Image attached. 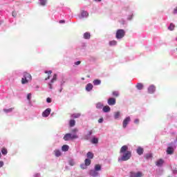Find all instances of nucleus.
Wrapping results in <instances>:
<instances>
[{
    "label": "nucleus",
    "mask_w": 177,
    "mask_h": 177,
    "mask_svg": "<svg viewBox=\"0 0 177 177\" xmlns=\"http://www.w3.org/2000/svg\"><path fill=\"white\" fill-rule=\"evenodd\" d=\"M120 153H122V156L120 159L118 160V161H128L132 157V152L131 151H128V146L123 145L120 148Z\"/></svg>",
    "instance_id": "1"
},
{
    "label": "nucleus",
    "mask_w": 177,
    "mask_h": 177,
    "mask_svg": "<svg viewBox=\"0 0 177 177\" xmlns=\"http://www.w3.org/2000/svg\"><path fill=\"white\" fill-rule=\"evenodd\" d=\"M32 80V77H31V75L27 72H24L23 73V77L21 78V84L24 85L25 84H28L30 81Z\"/></svg>",
    "instance_id": "2"
},
{
    "label": "nucleus",
    "mask_w": 177,
    "mask_h": 177,
    "mask_svg": "<svg viewBox=\"0 0 177 177\" xmlns=\"http://www.w3.org/2000/svg\"><path fill=\"white\" fill-rule=\"evenodd\" d=\"M74 139H78V135L77 133H66L64 136V140H74Z\"/></svg>",
    "instance_id": "3"
},
{
    "label": "nucleus",
    "mask_w": 177,
    "mask_h": 177,
    "mask_svg": "<svg viewBox=\"0 0 177 177\" xmlns=\"http://www.w3.org/2000/svg\"><path fill=\"white\" fill-rule=\"evenodd\" d=\"M125 37V30L124 29H118L116 31L115 38L117 39H122Z\"/></svg>",
    "instance_id": "4"
},
{
    "label": "nucleus",
    "mask_w": 177,
    "mask_h": 177,
    "mask_svg": "<svg viewBox=\"0 0 177 177\" xmlns=\"http://www.w3.org/2000/svg\"><path fill=\"white\" fill-rule=\"evenodd\" d=\"M129 122H131V117L128 116V117L125 118L123 120V122H122L123 128H127V127L128 126V124H129Z\"/></svg>",
    "instance_id": "5"
},
{
    "label": "nucleus",
    "mask_w": 177,
    "mask_h": 177,
    "mask_svg": "<svg viewBox=\"0 0 177 177\" xmlns=\"http://www.w3.org/2000/svg\"><path fill=\"white\" fill-rule=\"evenodd\" d=\"M143 176V174L140 171H138L137 173L131 171L130 172V177H142Z\"/></svg>",
    "instance_id": "6"
},
{
    "label": "nucleus",
    "mask_w": 177,
    "mask_h": 177,
    "mask_svg": "<svg viewBox=\"0 0 177 177\" xmlns=\"http://www.w3.org/2000/svg\"><path fill=\"white\" fill-rule=\"evenodd\" d=\"M156 92V86L151 85L148 88V93L153 94Z\"/></svg>",
    "instance_id": "7"
},
{
    "label": "nucleus",
    "mask_w": 177,
    "mask_h": 177,
    "mask_svg": "<svg viewBox=\"0 0 177 177\" xmlns=\"http://www.w3.org/2000/svg\"><path fill=\"white\" fill-rule=\"evenodd\" d=\"M115 103H116L115 98L111 97L108 99V104L109 106H114Z\"/></svg>",
    "instance_id": "8"
},
{
    "label": "nucleus",
    "mask_w": 177,
    "mask_h": 177,
    "mask_svg": "<svg viewBox=\"0 0 177 177\" xmlns=\"http://www.w3.org/2000/svg\"><path fill=\"white\" fill-rule=\"evenodd\" d=\"M50 111H52V109H50V108H48V109H46L42 113L43 117H48L49 115V114H50Z\"/></svg>",
    "instance_id": "9"
},
{
    "label": "nucleus",
    "mask_w": 177,
    "mask_h": 177,
    "mask_svg": "<svg viewBox=\"0 0 177 177\" xmlns=\"http://www.w3.org/2000/svg\"><path fill=\"white\" fill-rule=\"evenodd\" d=\"M144 152H145V149H143L142 147H138V149H136V153L139 156H142V154H143Z\"/></svg>",
    "instance_id": "10"
},
{
    "label": "nucleus",
    "mask_w": 177,
    "mask_h": 177,
    "mask_svg": "<svg viewBox=\"0 0 177 177\" xmlns=\"http://www.w3.org/2000/svg\"><path fill=\"white\" fill-rule=\"evenodd\" d=\"M92 89H93V85L92 84L88 83V84H86V91H87V92H91Z\"/></svg>",
    "instance_id": "11"
},
{
    "label": "nucleus",
    "mask_w": 177,
    "mask_h": 177,
    "mask_svg": "<svg viewBox=\"0 0 177 177\" xmlns=\"http://www.w3.org/2000/svg\"><path fill=\"white\" fill-rule=\"evenodd\" d=\"M164 164V160L159 159L156 162V167H162V165Z\"/></svg>",
    "instance_id": "12"
},
{
    "label": "nucleus",
    "mask_w": 177,
    "mask_h": 177,
    "mask_svg": "<svg viewBox=\"0 0 177 177\" xmlns=\"http://www.w3.org/2000/svg\"><path fill=\"white\" fill-rule=\"evenodd\" d=\"M111 110V109L110 108V106L107 105L102 107V111H104V113H109Z\"/></svg>",
    "instance_id": "13"
},
{
    "label": "nucleus",
    "mask_w": 177,
    "mask_h": 177,
    "mask_svg": "<svg viewBox=\"0 0 177 177\" xmlns=\"http://www.w3.org/2000/svg\"><path fill=\"white\" fill-rule=\"evenodd\" d=\"M167 154H174V147H168L167 149Z\"/></svg>",
    "instance_id": "14"
},
{
    "label": "nucleus",
    "mask_w": 177,
    "mask_h": 177,
    "mask_svg": "<svg viewBox=\"0 0 177 177\" xmlns=\"http://www.w3.org/2000/svg\"><path fill=\"white\" fill-rule=\"evenodd\" d=\"M90 175L91 176H97V175H99V172H97L96 170H91Z\"/></svg>",
    "instance_id": "15"
},
{
    "label": "nucleus",
    "mask_w": 177,
    "mask_h": 177,
    "mask_svg": "<svg viewBox=\"0 0 177 177\" xmlns=\"http://www.w3.org/2000/svg\"><path fill=\"white\" fill-rule=\"evenodd\" d=\"M69 149H70V147H68V145H64L62 147V151H68Z\"/></svg>",
    "instance_id": "16"
},
{
    "label": "nucleus",
    "mask_w": 177,
    "mask_h": 177,
    "mask_svg": "<svg viewBox=\"0 0 177 177\" xmlns=\"http://www.w3.org/2000/svg\"><path fill=\"white\" fill-rule=\"evenodd\" d=\"M86 156H87V159H88V160H92V158H93V156H94L93 153H92L91 151L88 152Z\"/></svg>",
    "instance_id": "17"
},
{
    "label": "nucleus",
    "mask_w": 177,
    "mask_h": 177,
    "mask_svg": "<svg viewBox=\"0 0 177 177\" xmlns=\"http://www.w3.org/2000/svg\"><path fill=\"white\" fill-rule=\"evenodd\" d=\"M120 117H121V113H120V111L115 112V113H114L115 120H118V118H120Z\"/></svg>",
    "instance_id": "18"
},
{
    "label": "nucleus",
    "mask_w": 177,
    "mask_h": 177,
    "mask_svg": "<svg viewBox=\"0 0 177 177\" xmlns=\"http://www.w3.org/2000/svg\"><path fill=\"white\" fill-rule=\"evenodd\" d=\"M84 39H89L91 38V33L86 32L84 34Z\"/></svg>",
    "instance_id": "19"
},
{
    "label": "nucleus",
    "mask_w": 177,
    "mask_h": 177,
    "mask_svg": "<svg viewBox=\"0 0 177 177\" xmlns=\"http://www.w3.org/2000/svg\"><path fill=\"white\" fill-rule=\"evenodd\" d=\"M54 153H55V157H60V156H62V152H60L59 150L56 149L54 151Z\"/></svg>",
    "instance_id": "20"
},
{
    "label": "nucleus",
    "mask_w": 177,
    "mask_h": 177,
    "mask_svg": "<svg viewBox=\"0 0 177 177\" xmlns=\"http://www.w3.org/2000/svg\"><path fill=\"white\" fill-rule=\"evenodd\" d=\"M81 15L82 17H88L89 16V13H88V12L84 10L82 11Z\"/></svg>",
    "instance_id": "21"
},
{
    "label": "nucleus",
    "mask_w": 177,
    "mask_h": 177,
    "mask_svg": "<svg viewBox=\"0 0 177 177\" xmlns=\"http://www.w3.org/2000/svg\"><path fill=\"white\" fill-rule=\"evenodd\" d=\"M136 88L137 89H138L139 91H142V89H143V84L142 83H138L136 85Z\"/></svg>",
    "instance_id": "22"
},
{
    "label": "nucleus",
    "mask_w": 177,
    "mask_h": 177,
    "mask_svg": "<svg viewBox=\"0 0 177 177\" xmlns=\"http://www.w3.org/2000/svg\"><path fill=\"white\" fill-rule=\"evenodd\" d=\"M81 117V113H73L71 115L72 118H80Z\"/></svg>",
    "instance_id": "23"
},
{
    "label": "nucleus",
    "mask_w": 177,
    "mask_h": 177,
    "mask_svg": "<svg viewBox=\"0 0 177 177\" xmlns=\"http://www.w3.org/2000/svg\"><path fill=\"white\" fill-rule=\"evenodd\" d=\"M168 30H169L170 31H174V30H175V24H170L169 26L168 27Z\"/></svg>",
    "instance_id": "24"
},
{
    "label": "nucleus",
    "mask_w": 177,
    "mask_h": 177,
    "mask_svg": "<svg viewBox=\"0 0 177 177\" xmlns=\"http://www.w3.org/2000/svg\"><path fill=\"white\" fill-rule=\"evenodd\" d=\"M93 85H100L102 84V81L100 80H95L93 82Z\"/></svg>",
    "instance_id": "25"
},
{
    "label": "nucleus",
    "mask_w": 177,
    "mask_h": 177,
    "mask_svg": "<svg viewBox=\"0 0 177 177\" xmlns=\"http://www.w3.org/2000/svg\"><path fill=\"white\" fill-rule=\"evenodd\" d=\"M91 159H85L84 160V164L86 165V167H89V165L91 164Z\"/></svg>",
    "instance_id": "26"
},
{
    "label": "nucleus",
    "mask_w": 177,
    "mask_h": 177,
    "mask_svg": "<svg viewBox=\"0 0 177 177\" xmlns=\"http://www.w3.org/2000/svg\"><path fill=\"white\" fill-rule=\"evenodd\" d=\"M104 105L102 102H98L96 104V109H103Z\"/></svg>",
    "instance_id": "27"
},
{
    "label": "nucleus",
    "mask_w": 177,
    "mask_h": 177,
    "mask_svg": "<svg viewBox=\"0 0 177 177\" xmlns=\"http://www.w3.org/2000/svg\"><path fill=\"white\" fill-rule=\"evenodd\" d=\"M109 45L110 46H115V45H117V41L113 40L109 41Z\"/></svg>",
    "instance_id": "28"
},
{
    "label": "nucleus",
    "mask_w": 177,
    "mask_h": 177,
    "mask_svg": "<svg viewBox=\"0 0 177 177\" xmlns=\"http://www.w3.org/2000/svg\"><path fill=\"white\" fill-rule=\"evenodd\" d=\"M45 73L48 74V77L45 79L46 81V80H49L50 78V74H52V71H46Z\"/></svg>",
    "instance_id": "29"
},
{
    "label": "nucleus",
    "mask_w": 177,
    "mask_h": 177,
    "mask_svg": "<svg viewBox=\"0 0 177 177\" xmlns=\"http://www.w3.org/2000/svg\"><path fill=\"white\" fill-rule=\"evenodd\" d=\"M69 125H70L71 127H74V126L75 125V120H71L69 121Z\"/></svg>",
    "instance_id": "30"
},
{
    "label": "nucleus",
    "mask_w": 177,
    "mask_h": 177,
    "mask_svg": "<svg viewBox=\"0 0 177 177\" xmlns=\"http://www.w3.org/2000/svg\"><path fill=\"white\" fill-rule=\"evenodd\" d=\"M102 169V166L100 165H95V171H100Z\"/></svg>",
    "instance_id": "31"
},
{
    "label": "nucleus",
    "mask_w": 177,
    "mask_h": 177,
    "mask_svg": "<svg viewBox=\"0 0 177 177\" xmlns=\"http://www.w3.org/2000/svg\"><path fill=\"white\" fill-rule=\"evenodd\" d=\"M15 108H10L8 109H3L4 113H12Z\"/></svg>",
    "instance_id": "32"
},
{
    "label": "nucleus",
    "mask_w": 177,
    "mask_h": 177,
    "mask_svg": "<svg viewBox=\"0 0 177 177\" xmlns=\"http://www.w3.org/2000/svg\"><path fill=\"white\" fill-rule=\"evenodd\" d=\"M56 80H57V75L54 74L53 79L51 80V84H53V82H55V81H56Z\"/></svg>",
    "instance_id": "33"
},
{
    "label": "nucleus",
    "mask_w": 177,
    "mask_h": 177,
    "mask_svg": "<svg viewBox=\"0 0 177 177\" xmlns=\"http://www.w3.org/2000/svg\"><path fill=\"white\" fill-rule=\"evenodd\" d=\"M1 153L2 154H3L4 156H6V154H8V149H6V148H3L1 149Z\"/></svg>",
    "instance_id": "34"
},
{
    "label": "nucleus",
    "mask_w": 177,
    "mask_h": 177,
    "mask_svg": "<svg viewBox=\"0 0 177 177\" xmlns=\"http://www.w3.org/2000/svg\"><path fill=\"white\" fill-rule=\"evenodd\" d=\"M91 142L93 144H96L99 142V140L96 138H93L91 140Z\"/></svg>",
    "instance_id": "35"
},
{
    "label": "nucleus",
    "mask_w": 177,
    "mask_h": 177,
    "mask_svg": "<svg viewBox=\"0 0 177 177\" xmlns=\"http://www.w3.org/2000/svg\"><path fill=\"white\" fill-rule=\"evenodd\" d=\"M40 4L42 5V6H45V5H46V0H41Z\"/></svg>",
    "instance_id": "36"
},
{
    "label": "nucleus",
    "mask_w": 177,
    "mask_h": 177,
    "mask_svg": "<svg viewBox=\"0 0 177 177\" xmlns=\"http://www.w3.org/2000/svg\"><path fill=\"white\" fill-rule=\"evenodd\" d=\"M151 153H148L145 156V158H147V160H149V158H151Z\"/></svg>",
    "instance_id": "37"
},
{
    "label": "nucleus",
    "mask_w": 177,
    "mask_h": 177,
    "mask_svg": "<svg viewBox=\"0 0 177 177\" xmlns=\"http://www.w3.org/2000/svg\"><path fill=\"white\" fill-rule=\"evenodd\" d=\"M118 92H117V91H113V96H115V97H118Z\"/></svg>",
    "instance_id": "38"
},
{
    "label": "nucleus",
    "mask_w": 177,
    "mask_h": 177,
    "mask_svg": "<svg viewBox=\"0 0 177 177\" xmlns=\"http://www.w3.org/2000/svg\"><path fill=\"white\" fill-rule=\"evenodd\" d=\"M69 164L73 167V165H75V162H74V160H71L69 161Z\"/></svg>",
    "instance_id": "39"
},
{
    "label": "nucleus",
    "mask_w": 177,
    "mask_h": 177,
    "mask_svg": "<svg viewBox=\"0 0 177 177\" xmlns=\"http://www.w3.org/2000/svg\"><path fill=\"white\" fill-rule=\"evenodd\" d=\"M12 15L13 17H16L17 16V12H16V11H12Z\"/></svg>",
    "instance_id": "40"
},
{
    "label": "nucleus",
    "mask_w": 177,
    "mask_h": 177,
    "mask_svg": "<svg viewBox=\"0 0 177 177\" xmlns=\"http://www.w3.org/2000/svg\"><path fill=\"white\" fill-rule=\"evenodd\" d=\"M27 99L29 102L31 100V93H28L27 95Z\"/></svg>",
    "instance_id": "41"
},
{
    "label": "nucleus",
    "mask_w": 177,
    "mask_h": 177,
    "mask_svg": "<svg viewBox=\"0 0 177 177\" xmlns=\"http://www.w3.org/2000/svg\"><path fill=\"white\" fill-rule=\"evenodd\" d=\"M46 102H47V103H52V99H50V97H48L46 99Z\"/></svg>",
    "instance_id": "42"
},
{
    "label": "nucleus",
    "mask_w": 177,
    "mask_h": 177,
    "mask_svg": "<svg viewBox=\"0 0 177 177\" xmlns=\"http://www.w3.org/2000/svg\"><path fill=\"white\" fill-rule=\"evenodd\" d=\"M80 167H81L82 169H85V168H86V165H80Z\"/></svg>",
    "instance_id": "43"
},
{
    "label": "nucleus",
    "mask_w": 177,
    "mask_h": 177,
    "mask_svg": "<svg viewBox=\"0 0 177 177\" xmlns=\"http://www.w3.org/2000/svg\"><path fill=\"white\" fill-rule=\"evenodd\" d=\"M75 66H80V64H81V61H77L76 62H75Z\"/></svg>",
    "instance_id": "44"
},
{
    "label": "nucleus",
    "mask_w": 177,
    "mask_h": 177,
    "mask_svg": "<svg viewBox=\"0 0 177 177\" xmlns=\"http://www.w3.org/2000/svg\"><path fill=\"white\" fill-rule=\"evenodd\" d=\"M72 132H73V133H76V132H78V129H73L72 130Z\"/></svg>",
    "instance_id": "45"
},
{
    "label": "nucleus",
    "mask_w": 177,
    "mask_h": 177,
    "mask_svg": "<svg viewBox=\"0 0 177 177\" xmlns=\"http://www.w3.org/2000/svg\"><path fill=\"white\" fill-rule=\"evenodd\" d=\"M3 167V162L0 160V168H2Z\"/></svg>",
    "instance_id": "46"
},
{
    "label": "nucleus",
    "mask_w": 177,
    "mask_h": 177,
    "mask_svg": "<svg viewBox=\"0 0 177 177\" xmlns=\"http://www.w3.org/2000/svg\"><path fill=\"white\" fill-rule=\"evenodd\" d=\"M52 82H50V83L48 84V86L50 88V89H53V87H52Z\"/></svg>",
    "instance_id": "47"
},
{
    "label": "nucleus",
    "mask_w": 177,
    "mask_h": 177,
    "mask_svg": "<svg viewBox=\"0 0 177 177\" xmlns=\"http://www.w3.org/2000/svg\"><path fill=\"white\" fill-rule=\"evenodd\" d=\"M98 122H100V124L102 123V122H103V118H100V119L98 120Z\"/></svg>",
    "instance_id": "48"
},
{
    "label": "nucleus",
    "mask_w": 177,
    "mask_h": 177,
    "mask_svg": "<svg viewBox=\"0 0 177 177\" xmlns=\"http://www.w3.org/2000/svg\"><path fill=\"white\" fill-rule=\"evenodd\" d=\"M134 122L137 124H139V119H135Z\"/></svg>",
    "instance_id": "49"
},
{
    "label": "nucleus",
    "mask_w": 177,
    "mask_h": 177,
    "mask_svg": "<svg viewBox=\"0 0 177 177\" xmlns=\"http://www.w3.org/2000/svg\"><path fill=\"white\" fill-rule=\"evenodd\" d=\"M174 13H177V7L176 8H174Z\"/></svg>",
    "instance_id": "50"
},
{
    "label": "nucleus",
    "mask_w": 177,
    "mask_h": 177,
    "mask_svg": "<svg viewBox=\"0 0 177 177\" xmlns=\"http://www.w3.org/2000/svg\"><path fill=\"white\" fill-rule=\"evenodd\" d=\"M59 23H60V24L66 23V21H65L64 20H60V21H59Z\"/></svg>",
    "instance_id": "51"
},
{
    "label": "nucleus",
    "mask_w": 177,
    "mask_h": 177,
    "mask_svg": "<svg viewBox=\"0 0 177 177\" xmlns=\"http://www.w3.org/2000/svg\"><path fill=\"white\" fill-rule=\"evenodd\" d=\"M88 135H89V136L92 135V131H90L88 132Z\"/></svg>",
    "instance_id": "52"
},
{
    "label": "nucleus",
    "mask_w": 177,
    "mask_h": 177,
    "mask_svg": "<svg viewBox=\"0 0 177 177\" xmlns=\"http://www.w3.org/2000/svg\"><path fill=\"white\" fill-rule=\"evenodd\" d=\"M95 2H101L102 1V0H95Z\"/></svg>",
    "instance_id": "53"
},
{
    "label": "nucleus",
    "mask_w": 177,
    "mask_h": 177,
    "mask_svg": "<svg viewBox=\"0 0 177 177\" xmlns=\"http://www.w3.org/2000/svg\"><path fill=\"white\" fill-rule=\"evenodd\" d=\"M1 153H0V158H1Z\"/></svg>",
    "instance_id": "54"
},
{
    "label": "nucleus",
    "mask_w": 177,
    "mask_h": 177,
    "mask_svg": "<svg viewBox=\"0 0 177 177\" xmlns=\"http://www.w3.org/2000/svg\"><path fill=\"white\" fill-rule=\"evenodd\" d=\"M176 41H177V37H176Z\"/></svg>",
    "instance_id": "55"
},
{
    "label": "nucleus",
    "mask_w": 177,
    "mask_h": 177,
    "mask_svg": "<svg viewBox=\"0 0 177 177\" xmlns=\"http://www.w3.org/2000/svg\"><path fill=\"white\" fill-rule=\"evenodd\" d=\"M0 26H1V23H0Z\"/></svg>",
    "instance_id": "56"
}]
</instances>
